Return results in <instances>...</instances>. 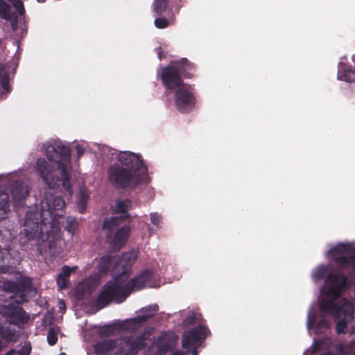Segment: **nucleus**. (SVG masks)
<instances>
[{
  "mask_svg": "<svg viewBox=\"0 0 355 355\" xmlns=\"http://www.w3.org/2000/svg\"><path fill=\"white\" fill-rule=\"evenodd\" d=\"M137 259L133 252H125L116 260L112 268L114 280L106 282L101 288L97 298V304L103 309L114 302L116 304L123 302L132 291L145 288L152 277L150 270H144L137 277L128 279L132 266Z\"/></svg>",
  "mask_w": 355,
  "mask_h": 355,
  "instance_id": "nucleus-1",
  "label": "nucleus"
},
{
  "mask_svg": "<svg viewBox=\"0 0 355 355\" xmlns=\"http://www.w3.org/2000/svg\"><path fill=\"white\" fill-rule=\"evenodd\" d=\"M44 149L48 159L58 164V168L60 171V178L56 174L54 166L44 158H39L37 160V173L49 188H55L61 182L63 188L71 195L72 189L70 148L59 141H55L53 145H46Z\"/></svg>",
  "mask_w": 355,
  "mask_h": 355,
  "instance_id": "nucleus-2",
  "label": "nucleus"
},
{
  "mask_svg": "<svg viewBox=\"0 0 355 355\" xmlns=\"http://www.w3.org/2000/svg\"><path fill=\"white\" fill-rule=\"evenodd\" d=\"M327 298L322 299L319 302L320 311L324 313L338 316L343 312L346 315L347 310L345 306H340L335 301L342 293L349 288L350 284L347 275L339 271L337 273H329L326 279Z\"/></svg>",
  "mask_w": 355,
  "mask_h": 355,
  "instance_id": "nucleus-3",
  "label": "nucleus"
},
{
  "mask_svg": "<svg viewBox=\"0 0 355 355\" xmlns=\"http://www.w3.org/2000/svg\"><path fill=\"white\" fill-rule=\"evenodd\" d=\"M193 65L187 58L172 61L161 69L160 77L166 89H178L183 86L182 75L191 78L193 76Z\"/></svg>",
  "mask_w": 355,
  "mask_h": 355,
  "instance_id": "nucleus-4",
  "label": "nucleus"
},
{
  "mask_svg": "<svg viewBox=\"0 0 355 355\" xmlns=\"http://www.w3.org/2000/svg\"><path fill=\"white\" fill-rule=\"evenodd\" d=\"M107 178L110 184L116 189H136L144 180L140 174H135L128 168H125L119 163L109 166L107 168Z\"/></svg>",
  "mask_w": 355,
  "mask_h": 355,
  "instance_id": "nucleus-5",
  "label": "nucleus"
},
{
  "mask_svg": "<svg viewBox=\"0 0 355 355\" xmlns=\"http://www.w3.org/2000/svg\"><path fill=\"white\" fill-rule=\"evenodd\" d=\"M332 260L343 270H355V246L349 243H341L329 251Z\"/></svg>",
  "mask_w": 355,
  "mask_h": 355,
  "instance_id": "nucleus-6",
  "label": "nucleus"
},
{
  "mask_svg": "<svg viewBox=\"0 0 355 355\" xmlns=\"http://www.w3.org/2000/svg\"><path fill=\"white\" fill-rule=\"evenodd\" d=\"M14 300L6 301L0 304V314L11 324L22 326L30 320L29 315Z\"/></svg>",
  "mask_w": 355,
  "mask_h": 355,
  "instance_id": "nucleus-7",
  "label": "nucleus"
},
{
  "mask_svg": "<svg viewBox=\"0 0 355 355\" xmlns=\"http://www.w3.org/2000/svg\"><path fill=\"white\" fill-rule=\"evenodd\" d=\"M123 223H110L108 227H104V223L102 225V230L105 232V237L111 248L114 250H119L125 245L128 241L130 227L129 225H123L114 232V230Z\"/></svg>",
  "mask_w": 355,
  "mask_h": 355,
  "instance_id": "nucleus-8",
  "label": "nucleus"
},
{
  "mask_svg": "<svg viewBox=\"0 0 355 355\" xmlns=\"http://www.w3.org/2000/svg\"><path fill=\"white\" fill-rule=\"evenodd\" d=\"M65 202L61 196H46L41 202V212L39 213L44 220L50 218L51 220L62 216L64 214Z\"/></svg>",
  "mask_w": 355,
  "mask_h": 355,
  "instance_id": "nucleus-9",
  "label": "nucleus"
},
{
  "mask_svg": "<svg viewBox=\"0 0 355 355\" xmlns=\"http://www.w3.org/2000/svg\"><path fill=\"white\" fill-rule=\"evenodd\" d=\"M117 160L125 168L130 169L135 174H140L144 179L146 178L148 169L140 155L130 151L120 152Z\"/></svg>",
  "mask_w": 355,
  "mask_h": 355,
  "instance_id": "nucleus-10",
  "label": "nucleus"
},
{
  "mask_svg": "<svg viewBox=\"0 0 355 355\" xmlns=\"http://www.w3.org/2000/svg\"><path fill=\"white\" fill-rule=\"evenodd\" d=\"M211 334L209 329L201 324L185 331L182 336V347L189 349L193 347H200L206 338Z\"/></svg>",
  "mask_w": 355,
  "mask_h": 355,
  "instance_id": "nucleus-11",
  "label": "nucleus"
},
{
  "mask_svg": "<svg viewBox=\"0 0 355 355\" xmlns=\"http://www.w3.org/2000/svg\"><path fill=\"white\" fill-rule=\"evenodd\" d=\"M31 281L29 279H21L18 282L6 281L3 283L4 291L13 293L10 300L15 302L23 304L27 301L26 292L31 290Z\"/></svg>",
  "mask_w": 355,
  "mask_h": 355,
  "instance_id": "nucleus-12",
  "label": "nucleus"
},
{
  "mask_svg": "<svg viewBox=\"0 0 355 355\" xmlns=\"http://www.w3.org/2000/svg\"><path fill=\"white\" fill-rule=\"evenodd\" d=\"M174 99L176 108L181 113H189L195 106L196 98L190 87L183 85L178 87Z\"/></svg>",
  "mask_w": 355,
  "mask_h": 355,
  "instance_id": "nucleus-13",
  "label": "nucleus"
},
{
  "mask_svg": "<svg viewBox=\"0 0 355 355\" xmlns=\"http://www.w3.org/2000/svg\"><path fill=\"white\" fill-rule=\"evenodd\" d=\"M145 335L141 334L135 338L130 336L121 338L117 341L118 352L121 355H136L145 346Z\"/></svg>",
  "mask_w": 355,
  "mask_h": 355,
  "instance_id": "nucleus-14",
  "label": "nucleus"
},
{
  "mask_svg": "<svg viewBox=\"0 0 355 355\" xmlns=\"http://www.w3.org/2000/svg\"><path fill=\"white\" fill-rule=\"evenodd\" d=\"M132 207V202L129 199H118L115 202L114 213L120 214L119 216H111L104 220V227L107 228L112 223H123L130 218L128 211Z\"/></svg>",
  "mask_w": 355,
  "mask_h": 355,
  "instance_id": "nucleus-15",
  "label": "nucleus"
},
{
  "mask_svg": "<svg viewBox=\"0 0 355 355\" xmlns=\"http://www.w3.org/2000/svg\"><path fill=\"white\" fill-rule=\"evenodd\" d=\"M40 220H44L38 212L33 214L28 211L26 213L23 231L27 240L33 239L40 235Z\"/></svg>",
  "mask_w": 355,
  "mask_h": 355,
  "instance_id": "nucleus-16",
  "label": "nucleus"
},
{
  "mask_svg": "<svg viewBox=\"0 0 355 355\" xmlns=\"http://www.w3.org/2000/svg\"><path fill=\"white\" fill-rule=\"evenodd\" d=\"M11 194L15 205L19 207L28 196V189L23 181L16 180L12 184Z\"/></svg>",
  "mask_w": 355,
  "mask_h": 355,
  "instance_id": "nucleus-17",
  "label": "nucleus"
},
{
  "mask_svg": "<svg viewBox=\"0 0 355 355\" xmlns=\"http://www.w3.org/2000/svg\"><path fill=\"white\" fill-rule=\"evenodd\" d=\"M340 306L345 307V309L347 310V312H346L347 313H346V315H345V313L343 312H341L340 315H339L338 316H336L335 315H334V317L336 318H339L342 315H343L345 317L344 318L338 320V321L336 323V331L338 334L346 333V330L347 329V321L346 318L352 315L353 313V310H354L352 304H349V302L347 301L346 300H345L343 304Z\"/></svg>",
  "mask_w": 355,
  "mask_h": 355,
  "instance_id": "nucleus-18",
  "label": "nucleus"
},
{
  "mask_svg": "<svg viewBox=\"0 0 355 355\" xmlns=\"http://www.w3.org/2000/svg\"><path fill=\"white\" fill-rule=\"evenodd\" d=\"M115 347H117V340L115 339L103 340L94 345V352L97 355H105Z\"/></svg>",
  "mask_w": 355,
  "mask_h": 355,
  "instance_id": "nucleus-19",
  "label": "nucleus"
},
{
  "mask_svg": "<svg viewBox=\"0 0 355 355\" xmlns=\"http://www.w3.org/2000/svg\"><path fill=\"white\" fill-rule=\"evenodd\" d=\"M89 197L88 190L85 187H80L77 194V209L79 213H84Z\"/></svg>",
  "mask_w": 355,
  "mask_h": 355,
  "instance_id": "nucleus-20",
  "label": "nucleus"
},
{
  "mask_svg": "<svg viewBox=\"0 0 355 355\" xmlns=\"http://www.w3.org/2000/svg\"><path fill=\"white\" fill-rule=\"evenodd\" d=\"M15 333L14 328L0 324V338L5 346L15 340Z\"/></svg>",
  "mask_w": 355,
  "mask_h": 355,
  "instance_id": "nucleus-21",
  "label": "nucleus"
},
{
  "mask_svg": "<svg viewBox=\"0 0 355 355\" xmlns=\"http://www.w3.org/2000/svg\"><path fill=\"white\" fill-rule=\"evenodd\" d=\"M10 210L9 196L7 193H0V220L4 218V216Z\"/></svg>",
  "mask_w": 355,
  "mask_h": 355,
  "instance_id": "nucleus-22",
  "label": "nucleus"
},
{
  "mask_svg": "<svg viewBox=\"0 0 355 355\" xmlns=\"http://www.w3.org/2000/svg\"><path fill=\"white\" fill-rule=\"evenodd\" d=\"M114 257L110 254H106L101 258L99 270L101 272H107L112 268Z\"/></svg>",
  "mask_w": 355,
  "mask_h": 355,
  "instance_id": "nucleus-23",
  "label": "nucleus"
},
{
  "mask_svg": "<svg viewBox=\"0 0 355 355\" xmlns=\"http://www.w3.org/2000/svg\"><path fill=\"white\" fill-rule=\"evenodd\" d=\"M159 310V306L157 304H150L145 306L140 310L141 315L147 321L149 318L155 315Z\"/></svg>",
  "mask_w": 355,
  "mask_h": 355,
  "instance_id": "nucleus-24",
  "label": "nucleus"
},
{
  "mask_svg": "<svg viewBox=\"0 0 355 355\" xmlns=\"http://www.w3.org/2000/svg\"><path fill=\"white\" fill-rule=\"evenodd\" d=\"M0 84L2 88L7 92H10L9 84V75L4 66H0Z\"/></svg>",
  "mask_w": 355,
  "mask_h": 355,
  "instance_id": "nucleus-25",
  "label": "nucleus"
},
{
  "mask_svg": "<svg viewBox=\"0 0 355 355\" xmlns=\"http://www.w3.org/2000/svg\"><path fill=\"white\" fill-rule=\"evenodd\" d=\"M329 273H332L330 272L329 267L322 265L315 269L313 273V277L315 280L318 281L324 279V277H327Z\"/></svg>",
  "mask_w": 355,
  "mask_h": 355,
  "instance_id": "nucleus-26",
  "label": "nucleus"
},
{
  "mask_svg": "<svg viewBox=\"0 0 355 355\" xmlns=\"http://www.w3.org/2000/svg\"><path fill=\"white\" fill-rule=\"evenodd\" d=\"M31 352V346L30 343L22 346L19 349H10L3 355H28Z\"/></svg>",
  "mask_w": 355,
  "mask_h": 355,
  "instance_id": "nucleus-27",
  "label": "nucleus"
},
{
  "mask_svg": "<svg viewBox=\"0 0 355 355\" xmlns=\"http://www.w3.org/2000/svg\"><path fill=\"white\" fill-rule=\"evenodd\" d=\"M146 322L147 321L141 315L128 320L130 327L134 330L141 328L145 324Z\"/></svg>",
  "mask_w": 355,
  "mask_h": 355,
  "instance_id": "nucleus-28",
  "label": "nucleus"
},
{
  "mask_svg": "<svg viewBox=\"0 0 355 355\" xmlns=\"http://www.w3.org/2000/svg\"><path fill=\"white\" fill-rule=\"evenodd\" d=\"M168 0H155L153 10L157 15H162L167 8Z\"/></svg>",
  "mask_w": 355,
  "mask_h": 355,
  "instance_id": "nucleus-29",
  "label": "nucleus"
},
{
  "mask_svg": "<svg viewBox=\"0 0 355 355\" xmlns=\"http://www.w3.org/2000/svg\"><path fill=\"white\" fill-rule=\"evenodd\" d=\"M329 328V322L325 318L320 319L316 324V333H322Z\"/></svg>",
  "mask_w": 355,
  "mask_h": 355,
  "instance_id": "nucleus-30",
  "label": "nucleus"
},
{
  "mask_svg": "<svg viewBox=\"0 0 355 355\" xmlns=\"http://www.w3.org/2000/svg\"><path fill=\"white\" fill-rule=\"evenodd\" d=\"M0 15L4 19L9 18L10 7L4 0H0Z\"/></svg>",
  "mask_w": 355,
  "mask_h": 355,
  "instance_id": "nucleus-31",
  "label": "nucleus"
},
{
  "mask_svg": "<svg viewBox=\"0 0 355 355\" xmlns=\"http://www.w3.org/2000/svg\"><path fill=\"white\" fill-rule=\"evenodd\" d=\"M77 221L75 218L69 217L67 220L66 230L71 234H73L77 227Z\"/></svg>",
  "mask_w": 355,
  "mask_h": 355,
  "instance_id": "nucleus-32",
  "label": "nucleus"
},
{
  "mask_svg": "<svg viewBox=\"0 0 355 355\" xmlns=\"http://www.w3.org/2000/svg\"><path fill=\"white\" fill-rule=\"evenodd\" d=\"M58 341V336L54 329L51 328L48 331L47 342L49 345H54Z\"/></svg>",
  "mask_w": 355,
  "mask_h": 355,
  "instance_id": "nucleus-33",
  "label": "nucleus"
},
{
  "mask_svg": "<svg viewBox=\"0 0 355 355\" xmlns=\"http://www.w3.org/2000/svg\"><path fill=\"white\" fill-rule=\"evenodd\" d=\"M154 24L157 28L163 29L168 27L169 23L166 18L158 17L155 19Z\"/></svg>",
  "mask_w": 355,
  "mask_h": 355,
  "instance_id": "nucleus-34",
  "label": "nucleus"
},
{
  "mask_svg": "<svg viewBox=\"0 0 355 355\" xmlns=\"http://www.w3.org/2000/svg\"><path fill=\"white\" fill-rule=\"evenodd\" d=\"M56 282H57V284H58V287L61 290L67 288L69 286V280L67 278H64V277L59 275H58Z\"/></svg>",
  "mask_w": 355,
  "mask_h": 355,
  "instance_id": "nucleus-35",
  "label": "nucleus"
},
{
  "mask_svg": "<svg viewBox=\"0 0 355 355\" xmlns=\"http://www.w3.org/2000/svg\"><path fill=\"white\" fill-rule=\"evenodd\" d=\"M172 348V345L168 343H162L159 345L158 347V351L161 354H165L168 352L171 351Z\"/></svg>",
  "mask_w": 355,
  "mask_h": 355,
  "instance_id": "nucleus-36",
  "label": "nucleus"
},
{
  "mask_svg": "<svg viewBox=\"0 0 355 355\" xmlns=\"http://www.w3.org/2000/svg\"><path fill=\"white\" fill-rule=\"evenodd\" d=\"M161 220L162 217L157 213L150 214V220L153 225H156L157 227H159V223H161Z\"/></svg>",
  "mask_w": 355,
  "mask_h": 355,
  "instance_id": "nucleus-37",
  "label": "nucleus"
},
{
  "mask_svg": "<svg viewBox=\"0 0 355 355\" xmlns=\"http://www.w3.org/2000/svg\"><path fill=\"white\" fill-rule=\"evenodd\" d=\"M71 273V268L67 266H64L62 268L61 272L58 274L59 275L69 279Z\"/></svg>",
  "mask_w": 355,
  "mask_h": 355,
  "instance_id": "nucleus-38",
  "label": "nucleus"
},
{
  "mask_svg": "<svg viewBox=\"0 0 355 355\" xmlns=\"http://www.w3.org/2000/svg\"><path fill=\"white\" fill-rule=\"evenodd\" d=\"M14 5L15 8L19 11V14L21 15L22 12H24V8L23 5V2L21 0H15L14 2Z\"/></svg>",
  "mask_w": 355,
  "mask_h": 355,
  "instance_id": "nucleus-39",
  "label": "nucleus"
},
{
  "mask_svg": "<svg viewBox=\"0 0 355 355\" xmlns=\"http://www.w3.org/2000/svg\"><path fill=\"white\" fill-rule=\"evenodd\" d=\"M76 150L78 159H80L83 155V154L85 153V149L83 147H81L80 145H77L76 146Z\"/></svg>",
  "mask_w": 355,
  "mask_h": 355,
  "instance_id": "nucleus-40",
  "label": "nucleus"
},
{
  "mask_svg": "<svg viewBox=\"0 0 355 355\" xmlns=\"http://www.w3.org/2000/svg\"><path fill=\"white\" fill-rule=\"evenodd\" d=\"M315 323V314H313L312 315L309 314V320H308V327L311 328L313 327Z\"/></svg>",
  "mask_w": 355,
  "mask_h": 355,
  "instance_id": "nucleus-41",
  "label": "nucleus"
},
{
  "mask_svg": "<svg viewBox=\"0 0 355 355\" xmlns=\"http://www.w3.org/2000/svg\"><path fill=\"white\" fill-rule=\"evenodd\" d=\"M320 351V344L318 343H315L313 346V351L312 353L315 354Z\"/></svg>",
  "mask_w": 355,
  "mask_h": 355,
  "instance_id": "nucleus-42",
  "label": "nucleus"
},
{
  "mask_svg": "<svg viewBox=\"0 0 355 355\" xmlns=\"http://www.w3.org/2000/svg\"><path fill=\"white\" fill-rule=\"evenodd\" d=\"M199 347H193L192 348H189V349H192L191 350V355H198V348Z\"/></svg>",
  "mask_w": 355,
  "mask_h": 355,
  "instance_id": "nucleus-43",
  "label": "nucleus"
},
{
  "mask_svg": "<svg viewBox=\"0 0 355 355\" xmlns=\"http://www.w3.org/2000/svg\"><path fill=\"white\" fill-rule=\"evenodd\" d=\"M171 355H187V353L182 351L178 350L172 353Z\"/></svg>",
  "mask_w": 355,
  "mask_h": 355,
  "instance_id": "nucleus-44",
  "label": "nucleus"
},
{
  "mask_svg": "<svg viewBox=\"0 0 355 355\" xmlns=\"http://www.w3.org/2000/svg\"><path fill=\"white\" fill-rule=\"evenodd\" d=\"M346 72H351L352 73H354L355 75V67H354V69H348V70H345Z\"/></svg>",
  "mask_w": 355,
  "mask_h": 355,
  "instance_id": "nucleus-45",
  "label": "nucleus"
},
{
  "mask_svg": "<svg viewBox=\"0 0 355 355\" xmlns=\"http://www.w3.org/2000/svg\"><path fill=\"white\" fill-rule=\"evenodd\" d=\"M355 345V340L352 341L349 345H347V347L351 349V345Z\"/></svg>",
  "mask_w": 355,
  "mask_h": 355,
  "instance_id": "nucleus-46",
  "label": "nucleus"
},
{
  "mask_svg": "<svg viewBox=\"0 0 355 355\" xmlns=\"http://www.w3.org/2000/svg\"><path fill=\"white\" fill-rule=\"evenodd\" d=\"M322 355H334V354L331 352H325V353L322 354Z\"/></svg>",
  "mask_w": 355,
  "mask_h": 355,
  "instance_id": "nucleus-47",
  "label": "nucleus"
},
{
  "mask_svg": "<svg viewBox=\"0 0 355 355\" xmlns=\"http://www.w3.org/2000/svg\"><path fill=\"white\" fill-rule=\"evenodd\" d=\"M347 75H344L343 77H340L343 80H346Z\"/></svg>",
  "mask_w": 355,
  "mask_h": 355,
  "instance_id": "nucleus-48",
  "label": "nucleus"
},
{
  "mask_svg": "<svg viewBox=\"0 0 355 355\" xmlns=\"http://www.w3.org/2000/svg\"><path fill=\"white\" fill-rule=\"evenodd\" d=\"M39 2L44 3L45 0H38Z\"/></svg>",
  "mask_w": 355,
  "mask_h": 355,
  "instance_id": "nucleus-49",
  "label": "nucleus"
},
{
  "mask_svg": "<svg viewBox=\"0 0 355 355\" xmlns=\"http://www.w3.org/2000/svg\"><path fill=\"white\" fill-rule=\"evenodd\" d=\"M159 59H162V54L161 53H159Z\"/></svg>",
  "mask_w": 355,
  "mask_h": 355,
  "instance_id": "nucleus-50",
  "label": "nucleus"
},
{
  "mask_svg": "<svg viewBox=\"0 0 355 355\" xmlns=\"http://www.w3.org/2000/svg\"><path fill=\"white\" fill-rule=\"evenodd\" d=\"M59 355H67V354L63 352V353L60 354Z\"/></svg>",
  "mask_w": 355,
  "mask_h": 355,
  "instance_id": "nucleus-51",
  "label": "nucleus"
},
{
  "mask_svg": "<svg viewBox=\"0 0 355 355\" xmlns=\"http://www.w3.org/2000/svg\"><path fill=\"white\" fill-rule=\"evenodd\" d=\"M340 350L343 351V347L342 346L340 347Z\"/></svg>",
  "mask_w": 355,
  "mask_h": 355,
  "instance_id": "nucleus-52",
  "label": "nucleus"
},
{
  "mask_svg": "<svg viewBox=\"0 0 355 355\" xmlns=\"http://www.w3.org/2000/svg\"><path fill=\"white\" fill-rule=\"evenodd\" d=\"M62 304H63L64 306H65V304L64 303V301H62Z\"/></svg>",
  "mask_w": 355,
  "mask_h": 355,
  "instance_id": "nucleus-53",
  "label": "nucleus"
},
{
  "mask_svg": "<svg viewBox=\"0 0 355 355\" xmlns=\"http://www.w3.org/2000/svg\"><path fill=\"white\" fill-rule=\"evenodd\" d=\"M28 355H30V354H28Z\"/></svg>",
  "mask_w": 355,
  "mask_h": 355,
  "instance_id": "nucleus-54",
  "label": "nucleus"
}]
</instances>
